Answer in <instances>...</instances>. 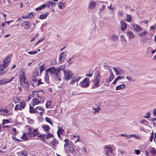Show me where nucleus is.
I'll return each instance as SVG.
<instances>
[{
  "mask_svg": "<svg viewBox=\"0 0 156 156\" xmlns=\"http://www.w3.org/2000/svg\"><path fill=\"white\" fill-rule=\"evenodd\" d=\"M38 134L37 131L36 129L33 130V131L32 133V136H36Z\"/></svg>",
  "mask_w": 156,
  "mask_h": 156,
  "instance_id": "48",
  "label": "nucleus"
},
{
  "mask_svg": "<svg viewBox=\"0 0 156 156\" xmlns=\"http://www.w3.org/2000/svg\"><path fill=\"white\" fill-rule=\"evenodd\" d=\"M20 84L25 90H27L29 89V84L27 81L21 83Z\"/></svg>",
  "mask_w": 156,
  "mask_h": 156,
  "instance_id": "18",
  "label": "nucleus"
},
{
  "mask_svg": "<svg viewBox=\"0 0 156 156\" xmlns=\"http://www.w3.org/2000/svg\"><path fill=\"white\" fill-rule=\"evenodd\" d=\"M103 153L105 156H112L113 155V148L111 145H106L103 147Z\"/></svg>",
  "mask_w": 156,
  "mask_h": 156,
  "instance_id": "1",
  "label": "nucleus"
},
{
  "mask_svg": "<svg viewBox=\"0 0 156 156\" xmlns=\"http://www.w3.org/2000/svg\"><path fill=\"white\" fill-rule=\"evenodd\" d=\"M125 19L126 21L129 22H130L132 20V18L130 15L127 14L126 16V17L125 18Z\"/></svg>",
  "mask_w": 156,
  "mask_h": 156,
  "instance_id": "28",
  "label": "nucleus"
},
{
  "mask_svg": "<svg viewBox=\"0 0 156 156\" xmlns=\"http://www.w3.org/2000/svg\"><path fill=\"white\" fill-rule=\"evenodd\" d=\"M125 87V85L124 84H122L119 85L117 86L116 87V90H121V89H122L124 88Z\"/></svg>",
  "mask_w": 156,
  "mask_h": 156,
  "instance_id": "32",
  "label": "nucleus"
},
{
  "mask_svg": "<svg viewBox=\"0 0 156 156\" xmlns=\"http://www.w3.org/2000/svg\"><path fill=\"white\" fill-rule=\"evenodd\" d=\"M46 74L45 75V76L44 77V80L46 82L48 83L49 82V77L48 76V75L47 74V73H46Z\"/></svg>",
  "mask_w": 156,
  "mask_h": 156,
  "instance_id": "41",
  "label": "nucleus"
},
{
  "mask_svg": "<svg viewBox=\"0 0 156 156\" xmlns=\"http://www.w3.org/2000/svg\"><path fill=\"white\" fill-rule=\"evenodd\" d=\"M152 122L153 124V125L156 126V118H153L152 119Z\"/></svg>",
  "mask_w": 156,
  "mask_h": 156,
  "instance_id": "61",
  "label": "nucleus"
},
{
  "mask_svg": "<svg viewBox=\"0 0 156 156\" xmlns=\"http://www.w3.org/2000/svg\"><path fill=\"white\" fill-rule=\"evenodd\" d=\"M36 108L34 109L33 107L31 106L30 107V112L31 113H36L35 112Z\"/></svg>",
  "mask_w": 156,
  "mask_h": 156,
  "instance_id": "40",
  "label": "nucleus"
},
{
  "mask_svg": "<svg viewBox=\"0 0 156 156\" xmlns=\"http://www.w3.org/2000/svg\"><path fill=\"white\" fill-rule=\"evenodd\" d=\"M118 38L119 36L113 34L111 35V39L113 41H116Z\"/></svg>",
  "mask_w": 156,
  "mask_h": 156,
  "instance_id": "27",
  "label": "nucleus"
},
{
  "mask_svg": "<svg viewBox=\"0 0 156 156\" xmlns=\"http://www.w3.org/2000/svg\"><path fill=\"white\" fill-rule=\"evenodd\" d=\"M114 75L113 74L111 73L108 79H106V82L107 83H109L114 78Z\"/></svg>",
  "mask_w": 156,
  "mask_h": 156,
  "instance_id": "25",
  "label": "nucleus"
},
{
  "mask_svg": "<svg viewBox=\"0 0 156 156\" xmlns=\"http://www.w3.org/2000/svg\"><path fill=\"white\" fill-rule=\"evenodd\" d=\"M93 73V71H90L88 73L86 74V76L89 77H91L92 76Z\"/></svg>",
  "mask_w": 156,
  "mask_h": 156,
  "instance_id": "52",
  "label": "nucleus"
},
{
  "mask_svg": "<svg viewBox=\"0 0 156 156\" xmlns=\"http://www.w3.org/2000/svg\"><path fill=\"white\" fill-rule=\"evenodd\" d=\"M8 2L14 6H16L19 4L18 0H8Z\"/></svg>",
  "mask_w": 156,
  "mask_h": 156,
  "instance_id": "20",
  "label": "nucleus"
},
{
  "mask_svg": "<svg viewBox=\"0 0 156 156\" xmlns=\"http://www.w3.org/2000/svg\"><path fill=\"white\" fill-rule=\"evenodd\" d=\"M41 127L44 131L46 132L48 131L50 129L49 126L47 125H43Z\"/></svg>",
  "mask_w": 156,
  "mask_h": 156,
  "instance_id": "29",
  "label": "nucleus"
},
{
  "mask_svg": "<svg viewBox=\"0 0 156 156\" xmlns=\"http://www.w3.org/2000/svg\"><path fill=\"white\" fill-rule=\"evenodd\" d=\"M12 130L14 132V135H16L18 133V132L16 131V129L15 128H12Z\"/></svg>",
  "mask_w": 156,
  "mask_h": 156,
  "instance_id": "62",
  "label": "nucleus"
},
{
  "mask_svg": "<svg viewBox=\"0 0 156 156\" xmlns=\"http://www.w3.org/2000/svg\"><path fill=\"white\" fill-rule=\"evenodd\" d=\"M9 122H11L10 121H9L8 119H3V122H2V124L3 125L7 123H9Z\"/></svg>",
  "mask_w": 156,
  "mask_h": 156,
  "instance_id": "57",
  "label": "nucleus"
},
{
  "mask_svg": "<svg viewBox=\"0 0 156 156\" xmlns=\"http://www.w3.org/2000/svg\"><path fill=\"white\" fill-rule=\"evenodd\" d=\"M28 132L27 133V135L29 137H31L32 136V133H31V130L30 129H29V130Z\"/></svg>",
  "mask_w": 156,
  "mask_h": 156,
  "instance_id": "59",
  "label": "nucleus"
},
{
  "mask_svg": "<svg viewBox=\"0 0 156 156\" xmlns=\"http://www.w3.org/2000/svg\"><path fill=\"white\" fill-rule=\"evenodd\" d=\"M45 120L47 122H48V123L50 124L52 126L53 125L52 122L51 121L50 119V118H48V117H46L45 118Z\"/></svg>",
  "mask_w": 156,
  "mask_h": 156,
  "instance_id": "42",
  "label": "nucleus"
},
{
  "mask_svg": "<svg viewBox=\"0 0 156 156\" xmlns=\"http://www.w3.org/2000/svg\"><path fill=\"white\" fill-rule=\"evenodd\" d=\"M1 114L2 115H5L8 114L9 110L7 109H2L0 110Z\"/></svg>",
  "mask_w": 156,
  "mask_h": 156,
  "instance_id": "23",
  "label": "nucleus"
},
{
  "mask_svg": "<svg viewBox=\"0 0 156 156\" xmlns=\"http://www.w3.org/2000/svg\"><path fill=\"white\" fill-rule=\"evenodd\" d=\"M10 58L9 57L6 58L3 61V64L2 65L6 68L10 62Z\"/></svg>",
  "mask_w": 156,
  "mask_h": 156,
  "instance_id": "14",
  "label": "nucleus"
},
{
  "mask_svg": "<svg viewBox=\"0 0 156 156\" xmlns=\"http://www.w3.org/2000/svg\"><path fill=\"white\" fill-rule=\"evenodd\" d=\"M65 149L66 150V152L68 151L69 153H72L74 151V149L72 145H69V146L68 147L67 149L66 148V149Z\"/></svg>",
  "mask_w": 156,
  "mask_h": 156,
  "instance_id": "22",
  "label": "nucleus"
},
{
  "mask_svg": "<svg viewBox=\"0 0 156 156\" xmlns=\"http://www.w3.org/2000/svg\"><path fill=\"white\" fill-rule=\"evenodd\" d=\"M44 111V109L41 107L38 106L36 108V113L37 112L41 115Z\"/></svg>",
  "mask_w": 156,
  "mask_h": 156,
  "instance_id": "16",
  "label": "nucleus"
},
{
  "mask_svg": "<svg viewBox=\"0 0 156 156\" xmlns=\"http://www.w3.org/2000/svg\"><path fill=\"white\" fill-rule=\"evenodd\" d=\"M40 69V73H41L42 71H43L45 69V67L43 65L39 67Z\"/></svg>",
  "mask_w": 156,
  "mask_h": 156,
  "instance_id": "55",
  "label": "nucleus"
},
{
  "mask_svg": "<svg viewBox=\"0 0 156 156\" xmlns=\"http://www.w3.org/2000/svg\"><path fill=\"white\" fill-rule=\"evenodd\" d=\"M132 26L133 27L134 30L136 31H139L141 30L142 28L140 26L138 25L136 23H134L133 24H131Z\"/></svg>",
  "mask_w": 156,
  "mask_h": 156,
  "instance_id": "15",
  "label": "nucleus"
},
{
  "mask_svg": "<svg viewBox=\"0 0 156 156\" xmlns=\"http://www.w3.org/2000/svg\"><path fill=\"white\" fill-rule=\"evenodd\" d=\"M46 6V4H44L38 7L36 9V11H39L42 9L44 8Z\"/></svg>",
  "mask_w": 156,
  "mask_h": 156,
  "instance_id": "31",
  "label": "nucleus"
},
{
  "mask_svg": "<svg viewBox=\"0 0 156 156\" xmlns=\"http://www.w3.org/2000/svg\"><path fill=\"white\" fill-rule=\"evenodd\" d=\"M62 68V67H59L56 69L55 67L51 68L46 70L45 73H49L51 74H54L56 76L60 73Z\"/></svg>",
  "mask_w": 156,
  "mask_h": 156,
  "instance_id": "3",
  "label": "nucleus"
},
{
  "mask_svg": "<svg viewBox=\"0 0 156 156\" xmlns=\"http://www.w3.org/2000/svg\"><path fill=\"white\" fill-rule=\"evenodd\" d=\"M61 71H62L64 73V79L66 80H69L74 76L73 73L70 70H65L62 67Z\"/></svg>",
  "mask_w": 156,
  "mask_h": 156,
  "instance_id": "2",
  "label": "nucleus"
},
{
  "mask_svg": "<svg viewBox=\"0 0 156 156\" xmlns=\"http://www.w3.org/2000/svg\"><path fill=\"white\" fill-rule=\"evenodd\" d=\"M66 56L64 54L63 52L60 54V59L61 61H64L65 59Z\"/></svg>",
  "mask_w": 156,
  "mask_h": 156,
  "instance_id": "33",
  "label": "nucleus"
},
{
  "mask_svg": "<svg viewBox=\"0 0 156 156\" xmlns=\"http://www.w3.org/2000/svg\"><path fill=\"white\" fill-rule=\"evenodd\" d=\"M7 83L6 79L0 80V85H3Z\"/></svg>",
  "mask_w": 156,
  "mask_h": 156,
  "instance_id": "38",
  "label": "nucleus"
},
{
  "mask_svg": "<svg viewBox=\"0 0 156 156\" xmlns=\"http://www.w3.org/2000/svg\"><path fill=\"white\" fill-rule=\"evenodd\" d=\"M104 3L108 4V2H105L102 1H98V5L99 7V11L98 12V13L99 14L101 12L104 11L106 7V5L103 4Z\"/></svg>",
  "mask_w": 156,
  "mask_h": 156,
  "instance_id": "4",
  "label": "nucleus"
},
{
  "mask_svg": "<svg viewBox=\"0 0 156 156\" xmlns=\"http://www.w3.org/2000/svg\"><path fill=\"white\" fill-rule=\"evenodd\" d=\"M39 75V72L38 71H35L34 72L33 74L34 77H36Z\"/></svg>",
  "mask_w": 156,
  "mask_h": 156,
  "instance_id": "49",
  "label": "nucleus"
},
{
  "mask_svg": "<svg viewBox=\"0 0 156 156\" xmlns=\"http://www.w3.org/2000/svg\"><path fill=\"white\" fill-rule=\"evenodd\" d=\"M154 148L152 147L150 149V152L152 154H156V151H155Z\"/></svg>",
  "mask_w": 156,
  "mask_h": 156,
  "instance_id": "43",
  "label": "nucleus"
},
{
  "mask_svg": "<svg viewBox=\"0 0 156 156\" xmlns=\"http://www.w3.org/2000/svg\"><path fill=\"white\" fill-rule=\"evenodd\" d=\"M120 24L121 30L123 31L125 30L126 29L127 27L126 23L124 21H120Z\"/></svg>",
  "mask_w": 156,
  "mask_h": 156,
  "instance_id": "13",
  "label": "nucleus"
},
{
  "mask_svg": "<svg viewBox=\"0 0 156 156\" xmlns=\"http://www.w3.org/2000/svg\"><path fill=\"white\" fill-rule=\"evenodd\" d=\"M21 26L24 28V30H27L30 27V23L27 21L22 23L21 24Z\"/></svg>",
  "mask_w": 156,
  "mask_h": 156,
  "instance_id": "9",
  "label": "nucleus"
},
{
  "mask_svg": "<svg viewBox=\"0 0 156 156\" xmlns=\"http://www.w3.org/2000/svg\"><path fill=\"white\" fill-rule=\"evenodd\" d=\"M133 137L136 139H140L141 138V136L140 135H137L133 134Z\"/></svg>",
  "mask_w": 156,
  "mask_h": 156,
  "instance_id": "45",
  "label": "nucleus"
},
{
  "mask_svg": "<svg viewBox=\"0 0 156 156\" xmlns=\"http://www.w3.org/2000/svg\"><path fill=\"white\" fill-rule=\"evenodd\" d=\"M51 144L54 146L57 145L58 144V141L55 139H54L52 141Z\"/></svg>",
  "mask_w": 156,
  "mask_h": 156,
  "instance_id": "36",
  "label": "nucleus"
},
{
  "mask_svg": "<svg viewBox=\"0 0 156 156\" xmlns=\"http://www.w3.org/2000/svg\"><path fill=\"white\" fill-rule=\"evenodd\" d=\"M82 152L83 154H87V148L85 147H82Z\"/></svg>",
  "mask_w": 156,
  "mask_h": 156,
  "instance_id": "37",
  "label": "nucleus"
},
{
  "mask_svg": "<svg viewBox=\"0 0 156 156\" xmlns=\"http://www.w3.org/2000/svg\"><path fill=\"white\" fill-rule=\"evenodd\" d=\"M63 141L65 143L64 145L65 149H66V147L67 146H68L69 147V145H71V144L72 143V141L68 139H65Z\"/></svg>",
  "mask_w": 156,
  "mask_h": 156,
  "instance_id": "19",
  "label": "nucleus"
},
{
  "mask_svg": "<svg viewBox=\"0 0 156 156\" xmlns=\"http://www.w3.org/2000/svg\"><path fill=\"white\" fill-rule=\"evenodd\" d=\"M113 69L115 72L116 75H121L124 73L123 70L119 68H113Z\"/></svg>",
  "mask_w": 156,
  "mask_h": 156,
  "instance_id": "12",
  "label": "nucleus"
},
{
  "mask_svg": "<svg viewBox=\"0 0 156 156\" xmlns=\"http://www.w3.org/2000/svg\"><path fill=\"white\" fill-rule=\"evenodd\" d=\"M22 139L24 140H27L28 139L27 136L25 133L23 134L21 138Z\"/></svg>",
  "mask_w": 156,
  "mask_h": 156,
  "instance_id": "44",
  "label": "nucleus"
},
{
  "mask_svg": "<svg viewBox=\"0 0 156 156\" xmlns=\"http://www.w3.org/2000/svg\"><path fill=\"white\" fill-rule=\"evenodd\" d=\"M34 15V13L33 12L27 13L25 15L21 16V17L23 19H28L29 18L32 17Z\"/></svg>",
  "mask_w": 156,
  "mask_h": 156,
  "instance_id": "11",
  "label": "nucleus"
},
{
  "mask_svg": "<svg viewBox=\"0 0 156 156\" xmlns=\"http://www.w3.org/2000/svg\"><path fill=\"white\" fill-rule=\"evenodd\" d=\"M90 81L89 79L87 77H86L82 81L80 82V86L83 87H88L90 84Z\"/></svg>",
  "mask_w": 156,
  "mask_h": 156,
  "instance_id": "5",
  "label": "nucleus"
},
{
  "mask_svg": "<svg viewBox=\"0 0 156 156\" xmlns=\"http://www.w3.org/2000/svg\"><path fill=\"white\" fill-rule=\"evenodd\" d=\"M154 134V133L153 132H152L151 134V135L150 136V139H149V140L151 142L152 141V139L153 138Z\"/></svg>",
  "mask_w": 156,
  "mask_h": 156,
  "instance_id": "60",
  "label": "nucleus"
},
{
  "mask_svg": "<svg viewBox=\"0 0 156 156\" xmlns=\"http://www.w3.org/2000/svg\"><path fill=\"white\" fill-rule=\"evenodd\" d=\"M59 8L60 9H63L66 6V4L62 2H59L58 3Z\"/></svg>",
  "mask_w": 156,
  "mask_h": 156,
  "instance_id": "24",
  "label": "nucleus"
},
{
  "mask_svg": "<svg viewBox=\"0 0 156 156\" xmlns=\"http://www.w3.org/2000/svg\"><path fill=\"white\" fill-rule=\"evenodd\" d=\"M41 102V101H39L38 99L36 98H34L33 100V106H35Z\"/></svg>",
  "mask_w": 156,
  "mask_h": 156,
  "instance_id": "26",
  "label": "nucleus"
},
{
  "mask_svg": "<svg viewBox=\"0 0 156 156\" xmlns=\"http://www.w3.org/2000/svg\"><path fill=\"white\" fill-rule=\"evenodd\" d=\"M42 83H43L41 82V79H40L39 80H38V83H37L36 84H35L34 83H32V84H33V86L34 87V85H35V86L38 85L39 84H42Z\"/></svg>",
  "mask_w": 156,
  "mask_h": 156,
  "instance_id": "51",
  "label": "nucleus"
},
{
  "mask_svg": "<svg viewBox=\"0 0 156 156\" xmlns=\"http://www.w3.org/2000/svg\"><path fill=\"white\" fill-rule=\"evenodd\" d=\"M20 156H27V152L25 151H21Z\"/></svg>",
  "mask_w": 156,
  "mask_h": 156,
  "instance_id": "47",
  "label": "nucleus"
},
{
  "mask_svg": "<svg viewBox=\"0 0 156 156\" xmlns=\"http://www.w3.org/2000/svg\"><path fill=\"white\" fill-rule=\"evenodd\" d=\"M150 113L149 112H147L146 113L144 117L146 118H148L150 117Z\"/></svg>",
  "mask_w": 156,
  "mask_h": 156,
  "instance_id": "54",
  "label": "nucleus"
},
{
  "mask_svg": "<svg viewBox=\"0 0 156 156\" xmlns=\"http://www.w3.org/2000/svg\"><path fill=\"white\" fill-rule=\"evenodd\" d=\"M100 109L99 107H97L96 108H94V110L95 111L94 112V113L99 112Z\"/></svg>",
  "mask_w": 156,
  "mask_h": 156,
  "instance_id": "58",
  "label": "nucleus"
},
{
  "mask_svg": "<svg viewBox=\"0 0 156 156\" xmlns=\"http://www.w3.org/2000/svg\"><path fill=\"white\" fill-rule=\"evenodd\" d=\"M53 135L50 133H48L47 134V136L46 137V138L47 139H48L49 138L51 137H53Z\"/></svg>",
  "mask_w": 156,
  "mask_h": 156,
  "instance_id": "63",
  "label": "nucleus"
},
{
  "mask_svg": "<svg viewBox=\"0 0 156 156\" xmlns=\"http://www.w3.org/2000/svg\"><path fill=\"white\" fill-rule=\"evenodd\" d=\"M21 107V106L20 105H16L15 108V110L17 111V110H20L22 109V108Z\"/></svg>",
  "mask_w": 156,
  "mask_h": 156,
  "instance_id": "39",
  "label": "nucleus"
},
{
  "mask_svg": "<svg viewBox=\"0 0 156 156\" xmlns=\"http://www.w3.org/2000/svg\"><path fill=\"white\" fill-rule=\"evenodd\" d=\"M121 41L123 45L126 44L127 42L124 36L122 35L121 36Z\"/></svg>",
  "mask_w": 156,
  "mask_h": 156,
  "instance_id": "30",
  "label": "nucleus"
},
{
  "mask_svg": "<svg viewBox=\"0 0 156 156\" xmlns=\"http://www.w3.org/2000/svg\"><path fill=\"white\" fill-rule=\"evenodd\" d=\"M15 79L14 77H12L10 79H6L7 83H9Z\"/></svg>",
  "mask_w": 156,
  "mask_h": 156,
  "instance_id": "53",
  "label": "nucleus"
},
{
  "mask_svg": "<svg viewBox=\"0 0 156 156\" xmlns=\"http://www.w3.org/2000/svg\"><path fill=\"white\" fill-rule=\"evenodd\" d=\"M97 5V3L94 1H91L90 2L88 5V8L90 10H94L96 7Z\"/></svg>",
  "mask_w": 156,
  "mask_h": 156,
  "instance_id": "10",
  "label": "nucleus"
},
{
  "mask_svg": "<svg viewBox=\"0 0 156 156\" xmlns=\"http://www.w3.org/2000/svg\"><path fill=\"white\" fill-rule=\"evenodd\" d=\"M147 33V32L146 31H144V32L143 33H140V34H139L138 35L141 37L142 36H144Z\"/></svg>",
  "mask_w": 156,
  "mask_h": 156,
  "instance_id": "50",
  "label": "nucleus"
},
{
  "mask_svg": "<svg viewBox=\"0 0 156 156\" xmlns=\"http://www.w3.org/2000/svg\"><path fill=\"white\" fill-rule=\"evenodd\" d=\"M51 102L48 101L46 103V108H51Z\"/></svg>",
  "mask_w": 156,
  "mask_h": 156,
  "instance_id": "34",
  "label": "nucleus"
},
{
  "mask_svg": "<svg viewBox=\"0 0 156 156\" xmlns=\"http://www.w3.org/2000/svg\"><path fill=\"white\" fill-rule=\"evenodd\" d=\"M82 78V77L79 76H74L72 79V80L69 82L71 85H73L76 82L78 81Z\"/></svg>",
  "mask_w": 156,
  "mask_h": 156,
  "instance_id": "8",
  "label": "nucleus"
},
{
  "mask_svg": "<svg viewBox=\"0 0 156 156\" xmlns=\"http://www.w3.org/2000/svg\"><path fill=\"white\" fill-rule=\"evenodd\" d=\"M101 77L100 74L98 73L97 76L95 77L93 81V84L96 87L100 86V78Z\"/></svg>",
  "mask_w": 156,
  "mask_h": 156,
  "instance_id": "6",
  "label": "nucleus"
},
{
  "mask_svg": "<svg viewBox=\"0 0 156 156\" xmlns=\"http://www.w3.org/2000/svg\"><path fill=\"white\" fill-rule=\"evenodd\" d=\"M48 3L49 4H50L51 5H55L56 4V3L53 2L52 1H49L48 2Z\"/></svg>",
  "mask_w": 156,
  "mask_h": 156,
  "instance_id": "64",
  "label": "nucleus"
},
{
  "mask_svg": "<svg viewBox=\"0 0 156 156\" xmlns=\"http://www.w3.org/2000/svg\"><path fill=\"white\" fill-rule=\"evenodd\" d=\"M37 51H31L28 52V53L30 55H34L37 53Z\"/></svg>",
  "mask_w": 156,
  "mask_h": 156,
  "instance_id": "56",
  "label": "nucleus"
},
{
  "mask_svg": "<svg viewBox=\"0 0 156 156\" xmlns=\"http://www.w3.org/2000/svg\"><path fill=\"white\" fill-rule=\"evenodd\" d=\"M20 83L27 81L26 80L25 72L23 70H22L20 71Z\"/></svg>",
  "mask_w": 156,
  "mask_h": 156,
  "instance_id": "7",
  "label": "nucleus"
},
{
  "mask_svg": "<svg viewBox=\"0 0 156 156\" xmlns=\"http://www.w3.org/2000/svg\"><path fill=\"white\" fill-rule=\"evenodd\" d=\"M47 16V15L45 14H43L42 15H40V19L43 20L46 18Z\"/></svg>",
  "mask_w": 156,
  "mask_h": 156,
  "instance_id": "46",
  "label": "nucleus"
},
{
  "mask_svg": "<svg viewBox=\"0 0 156 156\" xmlns=\"http://www.w3.org/2000/svg\"><path fill=\"white\" fill-rule=\"evenodd\" d=\"M126 34L128 36V37L130 39H131L134 37V35L133 32L131 31H128L126 32Z\"/></svg>",
  "mask_w": 156,
  "mask_h": 156,
  "instance_id": "21",
  "label": "nucleus"
},
{
  "mask_svg": "<svg viewBox=\"0 0 156 156\" xmlns=\"http://www.w3.org/2000/svg\"><path fill=\"white\" fill-rule=\"evenodd\" d=\"M58 131H57V134L58 137L60 136L59 134H62L64 132V130H63L62 129L59 128Z\"/></svg>",
  "mask_w": 156,
  "mask_h": 156,
  "instance_id": "35",
  "label": "nucleus"
},
{
  "mask_svg": "<svg viewBox=\"0 0 156 156\" xmlns=\"http://www.w3.org/2000/svg\"><path fill=\"white\" fill-rule=\"evenodd\" d=\"M7 71L6 67L1 64L0 65V75L4 74Z\"/></svg>",
  "mask_w": 156,
  "mask_h": 156,
  "instance_id": "17",
  "label": "nucleus"
}]
</instances>
